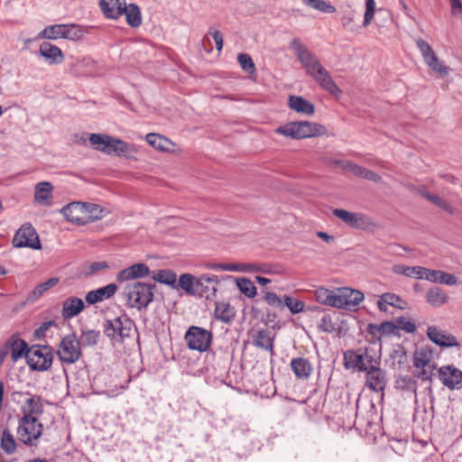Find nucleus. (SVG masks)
Listing matches in <instances>:
<instances>
[{
  "mask_svg": "<svg viewBox=\"0 0 462 462\" xmlns=\"http://www.w3.org/2000/svg\"><path fill=\"white\" fill-rule=\"evenodd\" d=\"M290 48L293 51L307 75L311 77L329 94L335 97L341 95L342 91L337 86L329 72L321 65L318 57L300 39H292L290 42Z\"/></svg>",
  "mask_w": 462,
  "mask_h": 462,
  "instance_id": "f257e3e1",
  "label": "nucleus"
},
{
  "mask_svg": "<svg viewBox=\"0 0 462 462\" xmlns=\"http://www.w3.org/2000/svg\"><path fill=\"white\" fill-rule=\"evenodd\" d=\"M275 133L291 139H304L326 135L327 128L318 123L301 121L290 122L275 129Z\"/></svg>",
  "mask_w": 462,
  "mask_h": 462,
  "instance_id": "f03ea898",
  "label": "nucleus"
},
{
  "mask_svg": "<svg viewBox=\"0 0 462 462\" xmlns=\"http://www.w3.org/2000/svg\"><path fill=\"white\" fill-rule=\"evenodd\" d=\"M88 141L94 150L107 155L122 156L129 152L128 143L107 134H91Z\"/></svg>",
  "mask_w": 462,
  "mask_h": 462,
  "instance_id": "7ed1b4c3",
  "label": "nucleus"
},
{
  "mask_svg": "<svg viewBox=\"0 0 462 462\" xmlns=\"http://www.w3.org/2000/svg\"><path fill=\"white\" fill-rule=\"evenodd\" d=\"M43 430L42 424L38 418L32 415H23L19 420L16 430L18 440L26 446H36Z\"/></svg>",
  "mask_w": 462,
  "mask_h": 462,
  "instance_id": "20e7f679",
  "label": "nucleus"
},
{
  "mask_svg": "<svg viewBox=\"0 0 462 462\" xmlns=\"http://www.w3.org/2000/svg\"><path fill=\"white\" fill-rule=\"evenodd\" d=\"M333 215L346 225L355 229L373 231L376 228V224L370 217L364 213L351 212L343 208H335Z\"/></svg>",
  "mask_w": 462,
  "mask_h": 462,
  "instance_id": "39448f33",
  "label": "nucleus"
},
{
  "mask_svg": "<svg viewBox=\"0 0 462 462\" xmlns=\"http://www.w3.org/2000/svg\"><path fill=\"white\" fill-rule=\"evenodd\" d=\"M25 358L32 370H48L53 360V355L50 347L34 346L27 349Z\"/></svg>",
  "mask_w": 462,
  "mask_h": 462,
  "instance_id": "423d86ee",
  "label": "nucleus"
},
{
  "mask_svg": "<svg viewBox=\"0 0 462 462\" xmlns=\"http://www.w3.org/2000/svg\"><path fill=\"white\" fill-rule=\"evenodd\" d=\"M375 363V360L367 348L357 351L348 350L344 353V365L346 369L364 372Z\"/></svg>",
  "mask_w": 462,
  "mask_h": 462,
  "instance_id": "0eeeda50",
  "label": "nucleus"
},
{
  "mask_svg": "<svg viewBox=\"0 0 462 462\" xmlns=\"http://www.w3.org/2000/svg\"><path fill=\"white\" fill-rule=\"evenodd\" d=\"M84 35V30L76 24H55L46 27L41 33V38L56 40L64 38L78 41Z\"/></svg>",
  "mask_w": 462,
  "mask_h": 462,
  "instance_id": "6e6552de",
  "label": "nucleus"
},
{
  "mask_svg": "<svg viewBox=\"0 0 462 462\" xmlns=\"http://www.w3.org/2000/svg\"><path fill=\"white\" fill-rule=\"evenodd\" d=\"M184 338L189 349L204 352L211 345L212 334L202 328L192 326L187 330Z\"/></svg>",
  "mask_w": 462,
  "mask_h": 462,
  "instance_id": "1a4fd4ad",
  "label": "nucleus"
},
{
  "mask_svg": "<svg viewBox=\"0 0 462 462\" xmlns=\"http://www.w3.org/2000/svg\"><path fill=\"white\" fill-rule=\"evenodd\" d=\"M61 362L66 364H74L81 356L80 343L74 334L64 337L57 350Z\"/></svg>",
  "mask_w": 462,
  "mask_h": 462,
  "instance_id": "9d476101",
  "label": "nucleus"
},
{
  "mask_svg": "<svg viewBox=\"0 0 462 462\" xmlns=\"http://www.w3.org/2000/svg\"><path fill=\"white\" fill-rule=\"evenodd\" d=\"M13 245L17 248L40 249L41 242L35 229L29 224L23 225L15 233Z\"/></svg>",
  "mask_w": 462,
  "mask_h": 462,
  "instance_id": "9b49d317",
  "label": "nucleus"
},
{
  "mask_svg": "<svg viewBox=\"0 0 462 462\" xmlns=\"http://www.w3.org/2000/svg\"><path fill=\"white\" fill-rule=\"evenodd\" d=\"M105 333L107 337L115 338L118 336L121 339L130 337L133 331V323L125 317H118L106 320L104 325Z\"/></svg>",
  "mask_w": 462,
  "mask_h": 462,
  "instance_id": "f8f14e48",
  "label": "nucleus"
},
{
  "mask_svg": "<svg viewBox=\"0 0 462 462\" xmlns=\"http://www.w3.org/2000/svg\"><path fill=\"white\" fill-rule=\"evenodd\" d=\"M127 305L137 310L144 307V282H134L128 283L124 291Z\"/></svg>",
  "mask_w": 462,
  "mask_h": 462,
  "instance_id": "ddd939ff",
  "label": "nucleus"
},
{
  "mask_svg": "<svg viewBox=\"0 0 462 462\" xmlns=\"http://www.w3.org/2000/svg\"><path fill=\"white\" fill-rule=\"evenodd\" d=\"M337 308L351 310L355 309L363 300V292L350 288L337 289Z\"/></svg>",
  "mask_w": 462,
  "mask_h": 462,
  "instance_id": "4468645a",
  "label": "nucleus"
},
{
  "mask_svg": "<svg viewBox=\"0 0 462 462\" xmlns=\"http://www.w3.org/2000/svg\"><path fill=\"white\" fill-rule=\"evenodd\" d=\"M439 378L450 390L462 387V371L454 365H444L439 369Z\"/></svg>",
  "mask_w": 462,
  "mask_h": 462,
  "instance_id": "2eb2a0df",
  "label": "nucleus"
},
{
  "mask_svg": "<svg viewBox=\"0 0 462 462\" xmlns=\"http://www.w3.org/2000/svg\"><path fill=\"white\" fill-rule=\"evenodd\" d=\"M60 212L65 218L77 225H85L88 219V213H86V203L83 202H71L64 206Z\"/></svg>",
  "mask_w": 462,
  "mask_h": 462,
  "instance_id": "dca6fc26",
  "label": "nucleus"
},
{
  "mask_svg": "<svg viewBox=\"0 0 462 462\" xmlns=\"http://www.w3.org/2000/svg\"><path fill=\"white\" fill-rule=\"evenodd\" d=\"M219 281L216 275L202 274L198 277L196 293L205 296L207 300L216 297Z\"/></svg>",
  "mask_w": 462,
  "mask_h": 462,
  "instance_id": "f3484780",
  "label": "nucleus"
},
{
  "mask_svg": "<svg viewBox=\"0 0 462 462\" xmlns=\"http://www.w3.org/2000/svg\"><path fill=\"white\" fill-rule=\"evenodd\" d=\"M427 336L430 341L441 347L458 346L459 342L457 337L436 326H429Z\"/></svg>",
  "mask_w": 462,
  "mask_h": 462,
  "instance_id": "a211bd4d",
  "label": "nucleus"
},
{
  "mask_svg": "<svg viewBox=\"0 0 462 462\" xmlns=\"http://www.w3.org/2000/svg\"><path fill=\"white\" fill-rule=\"evenodd\" d=\"M366 372L367 386L374 392H383L387 383L385 372L374 364Z\"/></svg>",
  "mask_w": 462,
  "mask_h": 462,
  "instance_id": "6ab92c4d",
  "label": "nucleus"
},
{
  "mask_svg": "<svg viewBox=\"0 0 462 462\" xmlns=\"http://www.w3.org/2000/svg\"><path fill=\"white\" fill-rule=\"evenodd\" d=\"M117 289L118 288L116 283H110L105 287L91 291L87 293L85 298L86 301L91 305L103 301L104 300H107L114 296L117 291Z\"/></svg>",
  "mask_w": 462,
  "mask_h": 462,
  "instance_id": "aec40b11",
  "label": "nucleus"
},
{
  "mask_svg": "<svg viewBox=\"0 0 462 462\" xmlns=\"http://www.w3.org/2000/svg\"><path fill=\"white\" fill-rule=\"evenodd\" d=\"M4 346L7 348V354L11 355L13 362H16L23 356H25V353L29 349L26 342L15 336H12Z\"/></svg>",
  "mask_w": 462,
  "mask_h": 462,
  "instance_id": "412c9836",
  "label": "nucleus"
},
{
  "mask_svg": "<svg viewBox=\"0 0 462 462\" xmlns=\"http://www.w3.org/2000/svg\"><path fill=\"white\" fill-rule=\"evenodd\" d=\"M146 143L152 147L161 152H174L176 144L170 139L158 134H147Z\"/></svg>",
  "mask_w": 462,
  "mask_h": 462,
  "instance_id": "4be33fe9",
  "label": "nucleus"
},
{
  "mask_svg": "<svg viewBox=\"0 0 462 462\" xmlns=\"http://www.w3.org/2000/svg\"><path fill=\"white\" fill-rule=\"evenodd\" d=\"M52 190L53 186L49 181L37 183L34 189V202L44 206L51 205Z\"/></svg>",
  "mask_w": 462,
  "mask_h": 462,
  "instance_id": "5701e85b",
  "label": "nucleus"
},
{
  "mask_svg": "<svg viewBox=\"0 0 462 462\" xmlns=\"http://www.w3.org/2000/svg\"><path fill=\"white\" fill-rule=\"evenodd\" d=\"M39 52L51 64H59L64 60L61 50L48 42H44L40 45Z\"/></svg>",
  "mask_w": 462,
  "mask_h": 462,
  "instance_id": "b1692460",
  "label": "nucleus"
},
{
  "mask_svg": "<svg viewBox=\"0 0 462 462\" xmlns=\"http://www.w3.org/2000/svg\"><path fill=\"white\" fill-rule=\"evenodd\" d=\"M144 277V263H135L132 266L120 271L116 274V281L119 282H137L136 280Z\"/></svg>",
  "mask_w": 462,
  "mask_h": 462,
  "instance_id": "393cba45",
  "label": "nucleus"
},
{
  "mask_svg": "<svg viewBox=\"0 0 462 462\" xmlns=\"http://www.w3.org/2000/svg\"><path fill=\"white\" fill-rule=\"evenodd\" d=\"M288 106L291 110L306 116H312L315 113L314 105L300 96H290L288 98Z\"/></svg>",
  "mask_w": 462,
  "mask_h": 462,
  "instance_id": "a878e982",
  "label": "nucleus"
},
{
  "mask_svg": "<svg viewBox=\"0 0 462 462\" xmlns=\"http://www.w3.org/2000/svg\"><path fill=\"white\" fill-rule=\"evenodd\" d=\"M125 0H101L100 8L106 18L117 19L125 9Z\"/></svg>",
  "mask_w": 462,
  "mask_h": 462,
  "instance_id": "bb28decb",
  "label": "nucleus"
},
{
  "mask_svg": "<svg viewBox=\"0 0 462 462\" xmlns=\"http://www.w3.org/2000/svg\"><path fill=\"white\" fill-rule=\"evenodd\" d=\"M85 308L83 300L77 297H69L63 301L61 315L67 319H71L79 315Z\"/></svg>",
  "mask_w": 462,
  "mask_h": 462,
  "instance_id": "cd10ccee",
  "label": "nucleus"
},
{
  "mask_svg": "<svg viewBox=\"0 0 462 462\" xmlns=\"http://www.w3.org/2000/svg\"><path fill=\"white\" fill-rule=\"evenodd\" d=\"M150 275L152 279L160 283L175 287L177 282L176 273L170 269H162L157 271H150L146 266V276Z\"/></svg>",
  "mask_w": 462,
  "mask_h": 462,
  "instance_id": "c85d7f7f",
  "label": "nucleus"
},
{
  "mask_svg": "<svg viewBox=\"0 0 462 462\" xmlns=\"http://www.w3.org/2000/svg\"><path fill=\"white\" fill-rule=\"evenodd\" d=\"M425 300L430 306L439 308L446 304L448 301L449 297L443 289L439 287H432L427 291Z\"/></svg>",
  "mask_w": 462,
  "mask_h": 462,
  "instance_id": "c756f323",
  "label": "nucleus"
},
{
  "mask_svg": "<svg viewBox=\"0 0 462 462\" xmlns=\"http://www.w3.org/2000/svg\"><path fill=\"white\" fill-rule=\"evenodd\" d=\"M273 335L269 330L261 329L253 335L252 341L255 346L265 349L273 354Z\"/></svg>",
  "mask_w": 462,
  "mask_h": 462,
  "instance_id": "7c9ffc66",
  "label": "nucleus"
},
{
  "mask_svg": "<svg viewBox=\"0 0 462 462\" xmlns=\"http://www.w3.org/2000/svg\"><path fill=\"white\" fill-rule=\"evenodd\" d=\"M291 367L299 379H308L312 373V365L308 359L299 357L292 359Z\"/></svg>",
  "mask_w": 462,
  "mask_h": 462,
  "instance_id": "2f4dec72",
  "label": "nucleus"
},
{
  "mask_svg": "<svg viewBox=\"0 0 462 462\" xmlns=\"http://www.w3.org/2000/svg\"><path fill=\"white\" fill-rule=\"evenodd\" d=\"M0 448L6 455H13L17 449V441L9 428H5L2 431Z\"/></svg>",
  "mask_w": 462,
  "mask_h": 462,
  "instance_id": "473e14b6",
  "label": "nucleus"
},
{
  "mask_svg": "<svg viewBox=\"0 0 462 462\" xmlns=\"http://www.w3.org/2000/svg\"><path fill=\"white\" fill-rule=\"evenodd\" d=\"M23 415H32V418H38L43 412V406L39 396H31L28 398L23 407Z\"/></svg>",
  "mask_w": 462,
  "mask_h": 462,
  "instance_id": "72a5a7b5",
  "label": "nucleus"
},
{
  "mask_svg": "<svg viewBox=\"0 0 462 462\" xmlns=\"http://www.w3.org/2000/svg\"><path fill=\"white\" fill-rule=\"evenodd\" d=\"M315 297L317 301L320 304L337 308V290L331 291L321 287L316 290Z\"/></svg>",
  "mask_w": 462,
  "mask_h": 462,
  "instance_id": "f704fd0d",
  "label": "nucleus"
},
{
  "mask_svg": "<svg viewBox=\"0 0 462 462\" xmlns=\"http://www.w3.org/2000/svg\"><path fill=\"white\" fill-rule=\"evenodd\" d=\"M125 14L127 23L132 27H138L142 23V15L140 8L134 4L125 5L122 14Z\"/></svg>",
  "mask_w": 462,
  "mask_h": 462,
  "instance_id": "c9c22d12",
  "label": "nucleus"
},
{
  "mask_svg": "<svg viewBox=\"0 0 462 462\" xmlns=\"http://www.w3.org/2000/svg\"><path fill=\"white\" fill-rule=\"evenodd\" d=\"M215 317L225 323H228L235 318L234 308L227 302H217Z\"/></svg>",
  "mask_w": 462,
  "mask_h": 462,
  "instance_id": "e433bc0d",
  "label": "nucleus"
},
{
  "mask_svg": "<svg viewBox=\"0 0 462 462\" xmlns=\"http://www.w3.org/2000/svg\"><path fill=\"white\" fill-rule=\"evenodd\" d=\"M198 277L190 273H183L178 279V287L182 289L189 295L196 294Z\"/></svg>",
  "mask_w": 462,
  "mask_h": 462,
  "instance_id": "4c0bfd02",
  "label": "nucleus"
},
{
  "mask_svg": "<svg viewBox=\"0 0 462 462\" xmlns=\"http://www.w3.org/2000/svg\"><path fill=\"white\" fill-rule=\"evenodd\" d=\"M433 362L432 351L429 348L422 347L415 351L413 356V365L416 368L427 366Z\"/></svg>",
  "mask_w": 462,
  "mask_h": 462,
  "instance_id": "58836bf2",
  "label": "nucleus"
},
{
  "mask_svg": "<svg viewBox=\"0 0 462 462\" xmlns=\"http://www.w3.org/2000/svg\"><path fill=\"white\" fill-rule=\"evenodd\" d=\"M421 271V266H407L404 264H395L393 266V272L394 273L419 280H420Z\"/></svg>",
  "mask_w": 462,
  "mask_h": 462,
  "instance_id": "ea45409f",
  "label": "nucleus"
},
{
  "mask_svg": "<svg viewBox=\"0 0 462 462\" xmlns=\"http://www.w3.org/2000/svg\"><path fill=\"white\" fill-rule=\"evenodd\" d=\"M425 63L430 69V70L442 77L447 76L449 72L448 67L443 64V62L439 59L437 53L427 60Z\"/></svg>",
  "mask_w": 462,
  "mask_h": 462,
  "instance_id": "a19ab883",
  "label": "nucleus"
},
{
  "mask_svg": "<svg viewBox=\"0 0 462 462\" xmlns=\"http://www.w3.org/2000/svg\"><path fill=\"white\" fill-rule=\"evenodd\" d=\"M236 286L240 292L248 298H254L256 295V287L247 278H237Z\"/></svg>",
  "mask_w": 462,
  "mask_h": 462,
  "instance_id": "79ce46f5",
  "label": "nucleus"
},
{
  "mask_svg": "<svg viewBox=\"0 0 462 462\" xmlns=\"http://www.w3.org/2000/svg\"><path fill=\"white\" fill-rule=\"evenodd\" d=\"M86 213H88V219H86V224H88L102 218L106 212L99 205L86 203Z\"/></svg>",
  "mask_w": 462,
  "mask_h": 462,
  "instance_id": "37998d69",
  "label": "nucleus"
},
{
  "mask_svg": "<svg viewBox=\"0 0 462 462\" xmlns=\"http://www.w3.org/2000/svg\"><path fill=\"white\" fill-rule=\"evenodd\" d=\"M341 24L344 30L352 33H359L360 27L356 23L353 12L345 14L341 18Z\"/></svg>",
  "mask_w": 462,
  "mask_h": 462,
  "instance_id": "c03bdc74",
  "label": "nucleus"
},
{
  "mask_svg": "<svg viewBox=\"0 0 462 462\" xmlns=\"http://www.w3.org/2000/svg\"><path fill=\"white\" fill-rule=\"evenodd\" d=\"M59 282L58 278H51L48 281L39 284L31 293V298L37 299L49 289L54 287Z\"/></svg>",
  "mask_w": 462,
  "mask_h": 462,
  "instance_id": "a18cd8bd",
  "label": "nucleus"
},
{
  "mask_svg": "<svg viewBox=\"0 0 462 462\" xmlns=\"http://www.w3.org/2000/svg\"><path fill=\"white\" fill-rule=\"evenodd\" d=\"M284 305L292 314H298L303 311L305 304L303 301L296 300L291 296H284Z\"/></svg>",
  "mask_w": 462,
  "mask_h": 462,
  "instance_id": "49530a36",
  "label": "nucleus"
},
{
  "mask_svg": "<svg viewBox=\"0 0 462 462\" xmlns=\"http://www.w3.org/2000/svg\"><path fill=\"white\" fill-rule=\"evenodd\" d=\"M237 60L244 71L248 72L249 74H254L255 72L254 63L248 54L239 53Z\"/></svg>",
  "mask_w": 462,
  "mask_h": 462,
  "instance_id": "de8ad7c7",
  "label": "nucleus"
},
{
  "mask_svg": "<svg viewBox=\"0 0 462 462\" xmlns=\"http://www.w3.org/2000/svg\"><path fill=\"white\" fill-rule=\"evenodd\" d=\"M99 333L95 330L84 331L79 342L83 346H95L97 343Z\"/></svg>",
  "mask_w": 462,
  "mask_h": 462,
  "instance_id": "09e8293b",
  "label": "nucleus"
},
{
  "mask_svg": "<svg viewBox=\"0 0 462 462\" xmlns=\"http://www.w3.org/2000/svg\"><path fill=\"white\" fill-rule=\"evenodd\" d=\"M416 45L423 58L424 62L436 53L431 46L421 38L416 40Z\"/></svg>",
  "mask_w": 462,
  "mask_h": 462,
  "instance_id": "8fccbe9b",
  "label": "nucleus"
},
{
  "mask_svg": "<svg viewBox=\"0 0 462 462\" xmlns=\"http://www.w3.org/2000/svg\"><path fill=\"white\" fill-rule=\"evenodd\" d=\"M375 2L374 0H365V12L364 15L363 26L367 27L374 17Z\"/></svg>",
  "mask_w": 462,
  "mask_h": 462,
  "instance_id": "3c124183",
  "label": "nucleus"
},
{
  "mask_svg": "<svg viewBox=\"0 0 462 462\" xmlns=\"http://www.w3.org/2000/svg\"><path fill=\"white\" fill-rule=\"evenodd\" d=\"M237 268H241L243 270H237V272H245V273H254V272H261L263 273H270V268L265 264H237Z\"/></svg>",
  "mask_w": 462,
  "mask_h": 462,
  "instance_id": "603ef678",
  "label": "nucleus"
},
{
  "mask_svg": "<svg viewBox=\"0 0 462 462\" xmlns=\"http://www.w3.org/2000/svg\"><path fill=\"white\" fill-rule=\"evenodd\" d=\"M397 330H403L406 333H413L416 330L415 324L411 321L410 319H407L404 317L398 318L395 319Z\"/></svg>",
  "mask_w": 462,
  "mask_h": 462,
  "instance_id": "864d4df0",
  "label": "nucleus"
},
{
  "mask_svg": "<svg viewBox=\"0 0 462 462\" xmlns=\"http://www.w3.org/2000/svg\"><path fill=\"white\" fill-rule=\"evenodd\" d=\"M377 330L382 335H386V336L398 335L399 334L398 330H397V327H396L395 321H385V322H383L382 324H380L377 327Z\"/></svg>",
  "mask_w": 462,
  "mask_h": 462,
  "instance_id": "5fc2aeb1",
  "label": "nucleus"
},
{
  "mask_svg": "<svg viewBox=\"0 0 462 462\" xmlns=\"http://www.w3.org/2000/svg\"><path fill=\"white\" fill-rule=\"evenodd\" d=\"M437 282L452 286L457 283V278L452 273L439 271Z\"/></svg>",
  "mask_w": 462,
  "mask_h": 462,
  "instance_id": "6e6d98bb",
  "label": "nucleus"
},
{
  "mask_svg": "<svg viewBox=\"0 0 462 462\" xmlns=\"http://www.w3.org/2000/svg\"><path fill=\"white\" fill-rule=\"evenodd\" d=\"M206 267L210 270H220L226 272H237V270H242L241 268H237V264L235 263H207Z\"/></svg>",
  "mask_w": 462,
  "mask_h": 462,
  "instance_id": "4d7b16f0",
  "label": "nucleus"
},
{
  "mask_svg": "<svg viewBox=\"0 0 462 462\" xmlns=\"http://www.w3.org/2000/svg\"><path fill=\"white\" fill-rule=\"evenodd\" d=\"M306 5L324 11V12H332L334 11V8L331 5H328L324 1L322 0H303Z\"/></svg>",
  "mask_w": 462,
  "mask_h": 462,
  "instance_id": "13d9d810",
  "label": "nucleus"
},
{
  "mask_svg": "<svg viewBox=\"0 0 462 462\" xmlns=\"http://www.w3.org/2000/svg\"><path fill=\"white\" fill-rule=\"evenodd\" d=\"M430 202L449 214H453V212H454L453 208L449 205V203H448L445 199H443L439 196L433 195Z\"/></svg>",
  "mask_w": 462,
  "mask_h": 462,
  "instance_id": "bf43d9fd",
  "label": "nucleus"
},
{
  "mask_svg": "<svg viewBox=\"0 0 462 462\" xmlns=\"http://www.w3.org/2000/svg\"><path fill=\"white\" fill-rule=\"evenodd\" d=\"M421 371L419 373L418 377L423 381L431 380L436 365L434 363L428 365L427 366H420Z\"/></svg>",
  "mask_w": 462,
  "mask_h": 462,
  "instance_id": "052dcab7",
  "label": "nucleus"
},
{
  "mask_svg": "<svg viewBox=\"0 0 462 462\" xmlns=\"http://www.w3.org/2000/svg\"><path fill=\"white\" fill-rule=\"evenodd\" d=\"M439 270H432L422 267V271L420 273V280H426L430 282H437L439 277Z\"/></svg>",
  "mask_w": 462,
  "mask_h": 462,
  "instance_id": "680f3d73",
  "label": "nucleus"
},
{
  "mask_svg": "<svg viewBox=\"0 0 462 462\" xmlns=\"http://www.w3.org/2000/svg\"><path fill=\"white\" fill-rule=\"evenodd\" d=\"M318 328L323 332L334 331L335 328L331 317L328 315L322 317L319 323L318 324Z\"/></svg>",
  "mask_w": 462,
  "mask_h": 462,
  "instance_id": "e2e57ef3",
  "label": "nucleus"
},
{
  "mask_svg": "<svg viewBox=\"0 0 462 462\" xmlns=\"http://www.w3.org/2000/svg\"><path fill=\"white\" fill-rule=\"evenodd\" d=\"M265 302L271 306H275L278 308H282L283 303L281 298L274 292L268 291L264 294L263 297Z\"/></svg>",
  "mask_w": 462,
  "mask_h": 462,
  "instance_id": "0e129e2a",
  "label": "nucleus"
},
{
  "mask_svg": "<svg viewBox=\"0 0 462 462\" xmlns=\"http://www.w3.org/2000/svg\"><path fill=\"white\" fill-rule=\"evenodd\" d=\"M383 301L388 303L390 306L402 308L401 303H402V300L394 293H383Z\"/></svg>",
  "mask_w": 462,
  "mask_h": 462,
  "instance_id": "69168bd1",
  "label": "nucleus"
},
{
  "mask_svg": "<svg viewBox=\"0 0 462 462\" xmlns=\"http://www.w3.org/2000/svg\"><path fill=\"white\" fill-rule=\"evenodd\" d=\"M107 267H108V265L106 262H95V263H92L89 265L88 269L85 271V274L91 275L98 271L106 269Z\"/></svg>",
  "mask_w": 462,
  "mask_h": 462,
  "instance_id": "338daca9",
  "label": "nucleus"
},
{
  "mask_svg": "<svg viewBox=\"0 0 462 462\" xmlns=\"http://www.w3.org/2000/svg\"><path fill=\"white\" fill-rule=\"evenodd\" d=\"M209 34L212 36L215 43H216V47H217V50L218 51H220L223 48V35L222 33L217 31V30H213V29H210L209 30Z\"/></svg>",
  "mask_w": 462,
  "mask_h": 462,
  "instance_id": "774afa93",
  "label": "nucleus"
}]
</instances>
